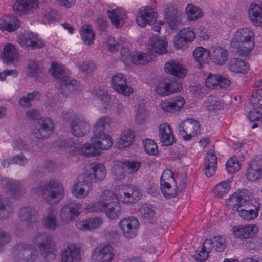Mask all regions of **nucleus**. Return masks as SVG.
Here are the masks:
<instances>
[{"label":"nucleus","mask_w":262,"mask_h":262,"mask_svg":"<svg viewBox=\"0 0 262 262\" xmlns=\"http://www.w3.org/2000/svg\"><path fill=\"white\" fill-rule=\"evenodd\" d=\"M34 190L36 193H40L43 200L50 204L58 203L64 195L62 184L55 180L41 182Z\"/></svg>","instance_id":"obj_1"},{"label":"nucleus","mask_w":262,"mask_h":262,"mask_svg":"<svg viewBox=\"0 0 262 262\" xmlns=\"http://www.w3.org/2000/svg\"><path fill=\"white\" fill-rule=\"evenodd\" d=\"M52 75L59 80V90L63 96H67L72 92L79 90V83L69 77V71L63 66L53 63L51 68Z\"/></svg>","instance_id":"obj_2"},{"label":"nucleus","mask_w":262,"mask_h":262,"mask_svg":"<svg viewBox=\"0 0 262 262\" xmlns=\"http://www.w3.org/2000/svg\"><path fill=\"white\" fill-rule=\"evenodd\" d=\"M32 242L38 246L45 261L51 262L55 259L56 250L51 235L46 232H38L32 237Z\"/></svg>","instance_id":"obj_3"},{"label":"nucleus","mask_w":262,"mask_h":262,"mask_svg":"<svg viewBox=\"0 0 262 262\" xmlns=\"http://www.w3.org/2000/svg\"><path fill=\"white\" fill-rule=\"evenodd\" d=\"M246 191L243 190L238 192H235L227 201V205L233 207L235 205H242V207H245V208L248 209V211L254 213V216L257 217L260 204L255 199L250 200L248 202L249 197L246 195Z\"/></svg>","instance_id":"obj_4"},{"label":"nucleus","mask_w":262,"mask_h":262,"mask_svg":"<svg viewBox=\"0 0 262 262\" xmlns=\"http://www.w3.org/2000/svg\"><path fill=\"white\" fill-rule=\"evenodd\" d=\"M37 250L31 245L18 244L15 245L11 252L14 262H33L37 258Z\"/></svg>","instance_id":"obj_5"},{"label":"nucleus","mask_w":262,"mask_h":262,"mask_svg":"<svg viewBox=\"0 0 262 262\" xmlns=\"http://www.w3.org/2000/svg\"><path fill=\"white\" fill-rule=\"evenodd\" d=\"M54 129V122L48 117L38 119L32 128L31 135L38 140H45L50 137Z\"/></svg>","instance_id":"obj_6"},{"label":"nucleus","mask_w":262,"mask_h":262,"mask_svg":"<svg viewBox=\"0 0 262 262\" xmlns=\"http://www.w3.org/2000/svg\"><path fill=\"white\" fill-rule=\"evenodd\" d=\"M117 195L119 201L124 204H130L139 200L141 192L139 189L132 185H120L117 187Z\"/></svg>","instance_id":"obj_7"},{"label":"nucleus","mask_w":262,"mask_h":262,"mask_svg":"<svg viewBox=\"0 0 262 262\" xmlns=\"http://www.w3.org/2000/svg\"><path fill=\"white\" fill-rule=\"evenodd\" d=\"M200 125L198 121L193 119L184 120L178 126L179 135L186 141L190 140L200 132Z\"/></svg>","instance_id":"obj_8"},{"label":"nucleus","mask_w":262,"mask_h":262,"mask_svg":"<svg viewBox=\"0 0 262 262\" xmlns=\"http://www.w3.org/2000/svg\"><path fill=\"white\" fill-rule=\"evenodd\" d=\"M82 205L75 201H70L61 208L60 217L64 223H69L76 219L81 212Z\"/></svg>","instance_id":"obj_9"},{"label":"nucleus","mask_w":262,"mask_h":262,"mask_svg":"<svg viewBox=\"0 0 262 262\" xmlns=\"http://www.w3.org/2000/svg\"><path fill=\"white\" fill-rule=\"evenodd\" d=\"M172 173L171 171H164L161 176V189L165 196L174 198L178 191H181L186 187L185 182H183L181 188L176 186V189H172L170 183L174 181Z\"/></svg>","instance_id":"obj_10"},{"label":"nucleus","mask_w":262,"mask_h":262,"mask_svg":"<svg viewBox=\"0 0 262 262\" xmlns=\"http://www.w3.org/2000/svg\"><path fill=\"white\" fill-rule=\"evenodd\" d=\"M119 225L124 236L127 239H132L137 234L140 223L136 218L129 217L122 219Z\"/></svg>","instance_id":"obj_11"},{"label":"nucleus","mask_w":262,"mask_h":262,"mask_svg":"<svg viewBox=\"0 0 262 262\" xmlns=\"http://www.w3.org/2000/svg\"><path fill=\"white\" fill-rule=\"evenodd\" d=\"M86 181L90 183L103 180L106 176V171L104 165L101 163L90 164L84 174Z\"/></svg>","instance_id":"obj_12"},{"label":"nucleus","mask_w":262,"mask_h":262,"mask_svg":"<svg viewBox=\"0 0 262 262\" xmlns=\"http://www.w3.org/2000/svg\"><path fill=\"white\" fill-rule=\"evenodd\" d=\"M18 43L24 48H31L32 49H40L44 47V43L35 33L25 31L18 37Z\"/></svg>","instance_id":"obj_13"},{"label":"nucleus","mask_w":262,"mask_h":262,"mask_svg":"<svg viewBox=\"0 0 262 262\" xmlns=\"http://www.w3.org/2000/svg\"><path fill=\"white\" fill-rule=\"evenodd\" d=\"M1 184L14 198H19L26 192L24 185L20 182L15 180L4 178L2 179Z\"/></svg>","instance_id":"obj_14"},{"label":"nucleus","mask_w":262,"mask_h":262,"mask_svg":"<svg viewBox=\"0 0 262 262\" xmlns=\"http://www.w3.org/2000/svg\"><path fill=\"white\" fill-rule=\"evenodd\" d=\"M157 18V14L151 7H142L138 12L136 23L140 27H144L147 24L149 25L154 24Z\"/></svg>","instance_id":"obj_15"},{"label":"nucleus","mask_w":262,"mask_h":262,"mask_svg":"<svg viewBox=\"0 0 262 262\" xmlns=\"http://www.w3.org/2000/svg\"><path fill=\"white\" fill-rule=\"evenodd\" d=\"M72 133L76 137H83L89 130V124L85 121L83 116L78 115L74 116L70 123Z\"/></svg>","instance_id":"obj_16"},{"label":"nucleus","mask_w":262,"mask_h":262,"mask_svg":"<svg viewBox=\"0 0 262 262\" xmlns=\"http://www.w3.org/2000/svg\"><path fill=\"white\" fill-rule=\"evenodd\" d=\"M228 51L219 46H212L210 48V58L215 65L222 66L228 61Z\"/></svg>","instance_id":"obj_17"},{"label":"nucleus","mask_w":262,"mask_h":262,"mask_svg":"<svg viewBox=\"0 0 262 262\" xmlns=\"http://www.w3.org/2000/svg\"><path fill=\"white\" fill-rule=\"evenodd\" d=\"M112 84L115 91L125 96L133 93V89L127 85L126 79L121 73H117L112 77Z\"/></svg>","instance_id":"obj_18"},{"label":"nucleus","mask_w":262,"mask_h":262,"mask_svg":"<svg viewBox=\"0 0 262 262\" xmlns=\"http://www.w3.org/2000/svg\"><path fill=\"white\" fill-rule=\"evenodd\" d=\"M113 248L112 246L100 245L94 251L93 257L97 262H111L114 257Z\"/></svg>","instance_id":"obj_19"},{"label":"nucleus","mask_w":262,"mask_h":262,"mask_svg":"<svg viewBox=\"0 0 262 262\" xmlns=\"http://www.w3.org/2000/svg\"><path fill=\"white\" fill-rule=\"evenodd\" d=\"M258 230V227L254 224L239 225L234 227L233 233L236 238L248 239L254 236Z\"/></svg>","instance_id":"obj_20"},{"label":"nucleus","mask_w":262,"mask_h":262,"mask_svg":"<svg viewBox=\"0 0 262 262\" xmlns=\"http://www.w3.org/2000/svg\"><path fill=\"white\" fill-rule=\"evenodd\" d=\"M37 6V0H16L13 9L16 14L21 15L31 12Z\"/></svg>","instance_id":"obj_21"},{"label":"nucleus","mask_w":262,"mask_h":262,"mask_svg":"<svg viewBox=\"0 0 262 262\" xmlns=\"http://www.w3.org/2000/svg\"><path fill=\"white\" fill-rule=\"evenodd\" d=\"M80 249L76 245L68 246L62 252V262H80Z\"/></svg>","instance_id":"obj_22"},{"label":"nucleus","mask_w":262,"mask_h":262,"mask_svg":"<svg viewBox=\"0 0 262 262\" xmlns=\"http://www.w3.org/2000/svg\"><path fill=\"white\" fill-rule=\"evenodd\" d=\"M254 47V42H250L248 45H246L243 41L236 39L235 36L230 42V47L232 51L237 52L242 57L248 56Z\"/></svg>","instance_id":"obj_23"},{"label":"nucleus","mask_w":262,"mask_h":262,"mask_svg":"<svg viewBox=\"0 0 262 262\" xmlns=\"http://www.w3.org/2000/svg\"><path fill=\"white\" fill-rule=\"evenodd\" d=\"M184 104V98L181 96H178L162 101L160 105L164 111L173 113L179 111L183 107Z\"/></svg>","instance_id":"obj_24"},{"label":"nucleus","mask_w":262,"mask_h":262,"mask_svg":"<svg viewBox=\"0 0 262 262\" xmlns=\"http://www.w3.org/2000/svg\"><path fill=\"white\" fill-rule=\"evenodd\" d=\"M181 14L173 6H168L165 9V17L167 23L172 29H177L181 23Z\"/></svg>","instance_id":"obj_25"},{"label":"nucleus","mask_w":262,"mask_h":262,"mask_svg":"<svg viewBox=\"0 0 262 262\" xmlns=\"http://www.w3.org/2000/svg\"><path fill=\"white\" fill-rule=\"evenodd\" d=\"M217 169V157L213 151H209L204 160V174L207 177L213 176Z\"/></svg>","instance_id":"obj_26"},{"label":"nucleus","mask_w":262,"mask_h":262,"mask_svg":"<svg viewBox=\"0 0 262 262\" xmlns=\"http://www.w3.org/2000/svg\"><path fill=\"white\" fill-rule=\"evenodd\" d=\"M164 71L168 74L180 78L186 76V69L182 64L174 60L167 62L164 66Z\"/></svg>","instance_id":"obj_27"},{"label":"nucleus","mask_w":262,"mask_h":262,"mask_svg":"<svg viewBox=\"0 0 262 262\" xmlns=\"http://www.w3.org/2000/svg\"><path fill=\"white\" fill-rule=\"evenodd\" d=\"M91 142L99 150H107L113 144L111 137L106 133L100 134V136H93Z\"/></svg>","instance_id":"obj_28"},{"label":"nucleus","mask_w":262,"mask_h":262,"mask_svg":"<svg viewBox=\"0 0 262 262\" xmlns=\"http://www.w3.org/2000/svg\"><path fill=\"white\" fill-rule=\"evenodd\" d=\"M20 25V21L13 15L0 18V30L3 32H12L18 29Z\"/></svg>","instance_id":"obj_29"},{"label":"nucleus","mask_w":262,"mask_h":262,"mask_svg":"<svg viewBox=\"0 0 262 262\" xmlns=\"http://www.w3.org/2000/svg\"><path fill=\"white\" fill-rule=\"evenodd\" d=\"M42 225L47 230L55 231L58 226L56 213L53 207L48 209L47 214L42 218Z\"/></svg>","instance_id":"obj_30"},{"label":"nucleus","mask_w":262,"mask_h":262,"mask_svg":"<svg viewBox=\"0 0 262 262\" xmlns=\"http://www.w3.org/2000/svg\"><path fill=\"white\" fill-rule=\"evenodd\" d=\"M159 138L161 142L165 146H169L174 142V135L167 124H163L159 126Z\"/></svg>","instance_id":"obj_31"},{"label":"nucleus","mask_w":262,"mask_h":262,"mask_svg":"<svg viewBox=\"0 0 262 262\" xmlns=\"http://www.w3.org/2000/svg\"><path fill=\"white\" fill-rule=\"evenodd\" d=\"M167 41L154 37L149 41L147 48L150 53L155 52L162 55L167 52Z\"/></svg>","instance_id":"obj_32"},{"label":"nucleus","mask_w":262,"mask_h":262,"mask_svg":"<svg viewBox=\"0 0 262 262\" xmlns=\"http://www.w3.org/2000/svg\"><path fill=\"white\" fill-rule=\"evenodd\" d=\"M90 182L86 181L84 178V181H79L76 184L73 188V194L78 199H83L86 196L91 190V184Z\"/></svg>","instance_id":"obj_33"},{"label":"nucleus","mask_w":262,"mask_h":262,"mask_svg":"<svg viewBox=\"0 0 262 262\" xmlns=\"http://www.w3.org/2000/svg\"><path fill=\"white\" fill-rule=\"evenodd\" d=\"M248 14L250 20L254 26L262 25V9L260 6L252 3L249 6Z\"/></svg>","instance_id":"obj_34"},{"label":"nucleus","mask_w":262,"mask_h":262,"mask_svg":"<svg viewBox=\"0 0 262 262\" xmlns=\"http://www.w3.org/2000/svg\"><path fill=\"white\" fill-rule=\"evenodd\" d=\"M18 54L14 47L11 43L5 46L3 50V60L6 63L14 64L17 61Z\"/></svg>","instance_id":"obj_35"},{"label":"nucleus","mask_w":262,"mask_h":262,"mask_svg":"<svg viewBox=\"0 0 262 262\" xmlns=\"http://www.w3.org/2000/svg\"><path fill=\"white\" fill-rule=\"evenodd\" d=\"M102 223V219L96 217L78 221L76 223V226L78 229L85 231L96 229L99 227Z\"/></svg>","instance_id":"obj_36"},{"label":"nucleus","mask_w":262,"mask_h":262,"mask_svg":"<svg viewBox=\"0 0 262 262\" xmlns=\"http://www.w3.org/2000/svg\"><path fill=\"white\" fill-rule=\"evenodd\" d=\"M229 70L234 73H245L248 69V64L242 59L233 58L229 60L228 64Z\"/></svg>","instance_id":"obj_37"},{"label":"nucleus","mask_w":262,"mask_h":262,"mask_svg":"<svg viewBox=\"0 0 262 262\" xmlns=\"http://www.w3.org/2000/svg\"><path fill=\"white\" fill-rule=\"evenodd\" d=\"M108 17L112 23L116 28H119L124 24V19L126 15L123 9L118 8L109 12Z\"/></svg>","instance_id":"obj_38"},{"label":"nucleus","mask_w":262,"mask_h":262,"mask_svg":"<svg viewBox=\"0 0 262 262\" xmlns=\"http://www.w3.org/2000/svg\"><path fill=\"white\" fill-rule=\"evenodd\" d=\"M96 95L98 99V105L100 110H106L112 107L113 103L107 92L101 89L96 91Z\"/></svg>","instance_id":"obj_39"},{"label":"nucleus","mask_w":262,"mask_h":262,"mask_svg":"<svg viewBox=\"0 0 262 262\" xmlns=\"http://www.w3.org/2000/svg\"><path fill=\"white\" fill-rule=\"evenodd\" d=\"M234 36H236V39L243 41L246 45H248L250 42H254L253 32L248 28L238 29L234 33Z\"/></svg>","instance_id":"obj_40"},{"label":"nucleus","mask_w":262,"mask_h":262,"mask_svg":"<svg viewBox=\"0 0 262 262\" xmlns=\"http://www.w3.org/2000/svg\"><path fill=\"white\" fill-rule=\"evenodd\" d=\"M36 211L29 207L21 208L19 212V217L22 221L33 223L36 221Z\"/></svg>","instance_id":"obj_41"},{"label":"nucleus","mask_w":262,"mask_h":262,"mask_svg":"<svg viewBox=\"0 0 262 262\" xmlns=\"http://www.w3.org/2000/svg\"><path fill=\"white\" fill-rule=\"evenodd\" d=\"M111 122V118L107 116H103L99 118L93 128V136H100V134L105 133L104 132L105 127L110 125Z\"/></svg>","instance_id":"obj_42"},{"label":"nucleus","mask_w":262,"mask_h":262,"mask_svg":"<svg viewBox=\"0 0 262 262\" xmlns=\"http://www.w3.org/2000/svg\"><path fill=\"white\" fill-rule=\"evenodd\" d=\"M133 63L136 65H144L148 63L152 58L147 53H143L139 51L134 52L129 55Z\"/></svg>","instance_id":"obj_43"},{"label":"nucleus","mask_w":262,"mask_h":262,"mask_svg":"<svg viewBox=\"0 0 262 262\" xmlns=\"http://www.w3.org/2000/svg\"><path fill=\"white\" fill-rule=\"evenodd\" d=\"M262 176L261 168L256 163H252L249 167L247 178L250 181H256L258 180Z\"/></svg>","instance_id":"obj_44"},{"label":"nucleus","mask_w":262,"mask_h":262,"mask_svg":"<svg viewBox=\"0 0 262 262\" xmlns=\"http://www.w3.org/2000/svg\"><path fill=\"white\" fill-rule=\"evenodd\" d=\"M11 212L9 199L7 197L0 195V219L8 217Z\"/></svg>","instance_id":"obj_45"},{"label":"nucleus","mask_w":262,"mask_h":262,"mask_svg":"<svg viewBox=\"0 0 262 262\" xmlns=\"http://www.w3.org/2000/svg\"><path fill=\"white\" fill-rule=\"evenodd\" d=\"M193 57L199 64L204 63L210 57V50H207L202 47H197L193 51Z\"/></svg>","instance_id":"obj_46"},{"label":"nucleus","mask_w":262,"mask_h":262,"mask_svg":"<svg viewBox=\"0 0 262 262\" xmlns=\"http://www.w3.org/2000/svg\"><path fill=\"white\" fill-rule=\"evenodd\" d=\"M80 34L84 43L90 45L93 43L95 39V35L90 25L87 24L83 25Z\"/></svg>","instance_id":"obj_47"},{"label":"nucleus","mask_w":262,"mask_h":262,"mask_svg":"<svg viewBox=\"0 0 262 262\" xmlns=\"http://www.w3.org/2000/svg\"><path fill=\"white\" fill-rule=\"evenodd\" d=\"M229 209H231L232 212H237L238 215L244 220L250 221L254 220L257 216H254V213L248 211V210L245 208V207H242L241 205H235V206L231 207L227 205Z\"/></svg>","instance_id":"obj_48"},{"label":"nucleus","mask_w":262,"mask_h":262,"mask_svg":"<svg viewBox=\"0 0 262 262\" xmlns=\"http://www.w3.org/2000/svg\"><path fill=\"white\" fill-rule=\"evenodd\" d=\"M189 21H195L203 16L202 10L193 4H189L185 9Z\"/></svg>","instance_id":"obj_49"},{"label":"nucleus","mask_w":262,"mask_h":262,"mask_svg":"<svg viewBox=\"0 0 262 262\" xmlns=\"http://www.w3.org/2000/svg\"><path fill=\"white\" fill-rule=\"evenodd\" d=\"M57 144L60 148H63L69 153L74 154L79 148L78 144L72 139H59L57 141Z\"/></svg>","instance_id":"obj_50"},{"label":"nucleus","mask_w":262,"mask_h":262,"mask_svg":"<svg viewBox=\"0 0 262 262\" xmlns=\"http://www.w3.org/2000/svg\"><path fill=\"white\" fill-rule=\"evenodd\" d=\"M229 180L224 181L217 184L214 188L215 195L219 198H223L230 189V184Z\"/></svg>","instance_id":"obj_51"},{"label":"nucleus","mask_w":262,"mask_h":262,"mask_svg":"<svg viewBox=\"0 0 262 262\" xmlns=\"http://www.w3.org/2000/svg\"><path fill=\"white\" fill-rule=\"evenodd\" d=\"M117 189L116 190V194L112 191L105 190L101 195L100 200L106 204L108 207L112 206L114 204L118 203V199L117 195Z\"/></svg>","instance_id":"obj_52"},{"label":"nucleus","mask_w":262,"mask_h":262,"mask_svg":"<svg viewBox=\"0 0 262 262\" xmlns=\"http://www.w3.org/2000/svg\"><path fill=\"white\" fill-rule=\"evenodd\" d=\"M206 108L209 111L221 110L224 106L223 102L214 96H209L205 101Z\"/></svg>","instance_id":"obj_53"},{"label":"nucleus","mask_w":262,"mask_h":262,"mask_svg":"<svg viewBox=\"0 0 262 262\" xmlns=\"http://www.w3.org/2000/svg\"><path fill=\"white\" fill-rule=\"evenodd\" d=\"M37 142L36 141H32L30 144H29L27 141L22 139H18L14 142L13 148L14 149L18 150H24L26 151H32L33 153L35 150L33 149V145L32 144H35Z\"/></svg>","instance_id":"obj_54"},{"label":"nucleus","mask_w":262,"mask_h":262,"mask_svg":"<svg viewBox=\"0 0 262 262\" xmlns=\"http://www.w3.org/2000/svg\"><path fill=\"white\" fill-rule=\"evenodd\" d=\"M134 139V133L131 130L125 132L120 137L117 144L119 148L128 147L133 142Z\"/></svg>","instance_id":"obj_55"},{"label":"nucleus","mask_w":262,"mask_h":262,"mask_svg":"<svg viewBox=\"0 0 262 262\" xmlns=\"http://www.w3.org/2000/svg\"><path fill=\"white\" fill-rule=\"evenodd\" d=\"M80 154L86 157H91L99 155L100 151L96 146L90 143L84 144L79 150Z\"/></svg>","instance_id":"obj_56"},{"label":"nucleus","mask_w":262,"mask_h":262,"mask_svg":"<svg viewBox=\"0 0 262 262\" xmlns=\"http://www.w3.org/2000/svg\"><path fill=\"white\" fill-rule=\"evenodd\" d=\"M26 72L28 76L37 78L41 73V70L36 61H31L29 62Z\"/></svg>","instance_id":"obj_57"},{"label":"nucleus","mask_w":262,"mask_h":262,"mask_svg":"<svg viewBox=\"0 0 262 262\" xmlns=\"http://www.w3.org/2000/svg\"><path fill=\"white\" fill-rule=\"evenodd\" d=\"M226 168L228 173L233 174L238 171L241 168L238 159L235 157L231 158L226 163Z\"/></svg>","instance_id":"obj_58"},{"label":"nucleus","mask_w":262,"mask_h":262,"mask_svg":"<svg viewBox=\"0 0 262 262\" xmlns=\"http://www.w3.org/2000/svg\"><path fill=\"white\" fill-rule=\"evenodd\" d=\"M141 165V163L133 160H127L122 163V166L126 169L129 174L136 173Z\"/></svg>","instance_id":"obj_59"},{"label":"nucleus","mask_w":262,"mask_h":262,"mask_svg":"<svg viewBox=\"0 0 262 262\" xmlns=\"http://www.w3.org/2000/svg\"><path fill=\"white\" fill-rule=\"evenodd\" d=\"M121 213V207L119 203L114 204L113 205L108 207L105 212L106 216L112 220L119 217Z\"/></svg>","instance_id":"obj_60"},{"label":"nucleus","mask_w":262,"mask_h":262,"mask_svg":"<svg viewBox=\"0 0 262 262\" xmlns=\"http://www.w3.org/2000/svg\"><path fill=\"white\" fill-rule=\"evenodd\" d=\"M250 103L253 107L262 108V88L257 89L253 93Z\"/></svg>","instance_id":"obj_61"},{"label":"nucleus","mask_w":262,"mask_h":262,"mask_svg":"<svg viewBox=\"0 0 262 262\" xmlns=\"http://www.w3.org/2000/svg\"><path fill=\"white\" fill-rule=\"evenodd\" d=\"M144 147L145 152L148 155H156L158 152L157 146L151 139H146L144 142Z\"/></svg>","instance_id":"obj_62"},{"label":"nucleus","mask_w":262,"mask_h":262,"mask_svg":"<svg viewBox=\"0 0 262 262\" xmlns=\"http://www.w3.org/2000/svg\"><path fill=\"white\" fill-rule=\"evenodd\" d=\"M179 33L183 38V39L186 40L188 43L192 41L195 37V32L190 27L184 28Z\"/></svg>","instance_id":"obj_63"},{"label":"nucleus","mask_w":262,"mask_h":262,"mask_svg":"<svg viewBox=\"0 0 262 262\" xmlns=\"http://www.w3.org/2000/svg\"><path fill=\"white\" fill-rule=\"evenodd\" d=\"M219 77L220 75H210L205 80V85L209 89H215L219 86Z\"/></svg>","instance_id":"obj_64"}]
</instances>
